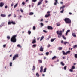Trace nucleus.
<instances>
[{
	"mask_svg": "<svg viewBox=\"0 0 77 77\" xmlns=\"http://www.w3.org/2000/svg\"><path fill=\"white\" fill-rule=\"evenodd\" d=\"M17 35L13 36L11 38V41L13 42H16L17 41V39H16V38H17Z\"/></svg>",
	"mask_w": 77,
	"mask_h": 77,
	"instance_id": "1",
	"label": "nucleus"
},
{
	"mask_svg": "<svg viewBox=\"0 0 77 77\" xmlns=\"http://www.w3.org/2000/svg\"><path fill=\"white\" fill-rule=\"evenodd\" d=\"M64 21L66 24H71V20L69 18H66L64 19Z\"/></svg>",
	"mask_w": 77,
	"mask_h": 77,
	"instance_id": "2",
	"label": "nucleus"
},
{
	"mask_svg": "<svg viewBox=\"0 0 77 77\" xmlns=\"http://www.w3.org/2000/svg\"><path fill=\"white\" fill-rule=\"evenodd\" d=\"M57 35H58V37L59 38L60 37H62V31H57Z\"/></svg>",
	"mask_w": 77,
	"mask_h": 77,
	"instance_id": "3",
	"label": "nucleus"
},
{
	"mask_svg": "<svg viewBox=\"0 0 77 77\" xmlns=\"http://www.w3.org/2000/svg\"><path fill=\"white\" fill-rule=\"evenodd\" d=\"M19 56L18 54H17L14 55L13 57V60H14L15 59H16L17 58H18Z\"/></svg>",
	"mask_w": 77,
	"mask_h": 77,
	"instance_id": "4",
	"label": "nucleus"
},
{
	"mask_svg": "<svg viewBox=\"0 0 77 77\" xmlns=\"http://www.w3.org/2000/svg\"><path fill=\"white\" fill-rule=\"evenodd\" d=\"M64 8H65L64 5L63 6L60 8V9H62V10L60 11L61 13H63V12H64Z\"/></svg>",
	"mask_w": 77,
	"mask_h": 77,
	"instance_id": "5",
	"label": "nucleus"
},
{
	"mask_svg": "<svg viewBox=\"0 0 77 77\" xmlns=\"http://www.w3.org/2000/svg\"><path fill=\"white\" fill-rule=\"evenodd\" d=\"M47 28L48 30H53V27L50 26H48Z\"/></svg>",
	"mask_w": 77,
	"mask_h": 77,
	"instance_id": "6",
	"label": "nucleus"
},
{
	"mask_svg": "<svg viewBox=\"0 0 77 77\" xmlns=\"http://www.w3.org/2000/svg\"><path fill=\"white\" fill-rule=\"evenodd\" d=\"M40 51L42 52L44 51V48L42 46H41L40 48Z\"/></svg>",
	"mask_w": 77,
	"mask_h": 77,
	"instance_id": "7",
	"label": "nucleus"
},
{
	"mask_svg": "<svg viewBox=\"0 0 77 77\" xmlns=\"http://www.w3.org/2000/svg\"><path fill=\"white\" fill-rule=\"evenodd\" d=\"M40 72H42V71H43V67L42 66H41L40 67Z\"/></svg>",
	"mask_w": 77,
	"mask_h": 77,
	"instance_id": "8",
	"label": "nucleus"
},
{
	"mask_svg": "<svg viewBox=\"0 0 77 77\" xmlns=\"http://www.w3.org/2000/svg\"><path fill=\"white\" fill-rule=\"evenodd\" d=\"M4 5V3L3 2L0 3V7H3Z\"/></svg>",
	"mask_w": 77,
	"mask_h": 77,
	"instance_id": "9",
	"label": "nucleus"
},
{
	"mask_svg": "<svg viewBox=\"0 0 77 77\" xmlns=\"http://www.w3.org/2000/svg\"><path fill=\"white\" fill-rule=\"evenodd\" d=\"M36 42V39H35L33 40V41L32 42V44H35Z\"/></svg>",
	"mask_w": 77,
	"mask_h": 77,
	"instance_id": "10",
	"label": "nucleus"
},
{
	"mask_svg": "<svg viewBox=\"0 0 77 77\" xmlns=\"http://www.w3.org/2000/svg\"><path fill=\"white\" fill-rule=\"evenodd\" d=\"M72 36H73V37H75V38L76 37V35L75 33H73L72 34Z\"/></svg>",
	"mask_w": 77,
	"mask_h": 77,
	"instance_id": "11",
	"label": "nucleus"
},
{
	"mask_svg": "<svg viewBox=\"0 0 77 77\" xmlns=\"http://www.w3.org/2000/svg\"><path fill=\"white\" fill-rule=\"evenodd\" d=\"M50 15H51L50 14H48L46 15L45 17L46 18H48V17H50Z\"/></svg>",
	"mask_w": 77,
	"mask_h": 77,
	"instance_id": "12",
	"label": "nucleus"
},
{
	"mask_svg": "<svg viewBox=\"0 0 77 77\" xmlns=\"http://www.w3.org/2000/svg\"><path fill=\"white\" fill-rule=\"evenodd\" d=\"M62 53H63V55H67V53H66L65 52V51H62Z\"/></svg>",
	"mask_w": 77,
	"mask_h": 77,
	"instance_id": "13",
	"label": "nucleus"
},
{
	"mask_svg": "<svg viewBox=\"0 0 77 77\" xmlns=\"http://www.w3.org/2000/svg\"><path fill=\"white\" fill-rule=\"evenodd\" d=\"M1 16L2 17H5L6 15V14H1Z\"/></svg>",
	"mask_w": 77,
	"mask_h": 77,
	"instance_id": "14",
	"label": "nucleus"
},
{
	"mask_svg": "<svg viewBox=\"0 0 77 77\" xmlns=\"http://www.w3.org/2000/svg\"><path fill=\"white\" fill-rule=\"evenodd\" d=\"M69 32H70V30H68L66 32L65 35L66 36L67 35V34H68V33H69Z\"/></svg>",
	"mask_w": 77,
	"mask_h": 77,
	"instance_id": "15",
	"label": "nucleus"
},
{
	"mask_svg": "<svg viewBox=\"0 0 77 77\" xmlns=\"http://www.w3.org/2000/svg\"><path fill=\"white\" fill-rule=\"evenodd\" d=\"M33 14H34V13H33V12H30L29 13V15H33Z\"/></svg>",
	"mask_w": 77,
	"mask_h": 77,
	"instance_id": "16",
	"label": "nucleus"
},
{
	"mask_svg": "<svg viewBox=\"0 0 77 77\" xmlns=\"http://www.w3.org/2000/svg\"><path fill=\"white\" fill-rule=\"evenodd\" d=\"M55 2L54 3V5H57V0H55Z\"/></svg>",
	"mask_w": 77,
	"mask_h": 77,
	"instance_id": "17",
	"label": "nucleus"
},
{
	"mask_svg": "<svg viewBox=\"0 0 77 77\" xmlns=\"http://www.w3.org/2000/svg\"><path fill=\"white\" fill-rule=\"evenodd\" d=\"M56 24L57 26H60V23H59V22L57 23Z\"/></svg>",
	"mask_w": 77,
	"mask_h": 77,
	"instance_id": "18",
	"label": "nucleus"
},
{
	"mask_svg": "<svg viewBox=\"0 0 77 77\" xmlns=\"http://www.w3.org/2000/svg\"><path fill=\"white\" fill-rule=\"evenodd\" d=\"M57 58V57L56 56H54L52 58V60H54V59H56Z\"/></svg>",
	"mask_w": 77,
	"mask_h": 77,
	"instance_id": "19",
	"label": "nucleus"
},
{
	"mask_svg": "<svg viewBox=\"0 0 77 77\" xmlns=\"http://www.w3.org/2000/svg\"><path fill=\"white\" fill-rule=\"evenodd\" d=\"M11 24H13V25H15V24H16V23H15V22L12 21Z\"/></svg>",
	"mask_w": 77,
	"mask_h": 77,
	"instance_id": "20",
	"label": "nucleus"
},
{
	"mask_svg": "<svg viewBox=\"0 0 77 77\" xmlns=\"http://www.w3.org/2000/svg\"><path fill=\"white\" fill-rule=\"evenodd\" d=\"M62 37L63 38V39H65V40H66V37H65V36H64V35H62Z\"/></svg>",
	"mask_w": 77,
	"mask_h": 77,
	"instance_id": "21",
	"label": "nucleus"
},
{
	"mask_svg": "<svg viewBox=\"0 0 77 77\" xmlns=\"http://www.w3.org/2000/svg\"><path fill=\"white\" fill-rule=\"evenodd\" d=\"M69 44V43L67 42H66V41H65L64 42V43H63V44H64V45H66V44Z\"/></svg>",
	"mask_w": 77,
	"mask_h": 77,
	"instance_id": "22",
	"label": "nucleus"
},
{
	"mask_svg": "<svg viewBox=\"0 0 77 77\" xmlns=\"http://www.w3.org/2000/svg\"><path fill=\"white\" fill-rule=\"evenodd\" d=\"M76 47H77V45H74L73 46V48H75Z\"/></svg>",
	"mask_w": 77,
	"mask_h": 77,
	"instance_id": "23",
	"label": "nucleus"
},
{
	"mask_svg": "<svg viewBox=\"0 0 77 77\" xmlns=\"http://www.w3.org/2000/svg\"><path fill=\"white\" fill-rule=\"evenodd\" d=\"M11 23H12V22H11V21L8 22V25H11V24H12Z\"/></svg>",
	"mask_w": 77,
	"mask_h": 77,
	"instance_id": "24",
	"label": "nucleus"
},
{
	"mask_svg": "<svg viewBox=\"0 0 77 77\" xmlns=\"http://www.w3.org/2000/svg\"><path fill=\"white\" fill-rule=\"evenodd\" d=\"M41 4H42V2H38L37 5H38V6H39V5H41Z\"/></svg>",
	"mask_w": 77,
	"mask_h": 77,
	"instance_id": "25",
	"label": "nucleus"
},
{
	"mask_svg": "<svg viewBox=\"0 0 77 77\" xmlns=\"http://www.w3.org/2000/svg\"><path fill=\"white\" fill-rule=\"evenodd\" d=\"M44 36L42 37L40 40V41H42V40L44 39Z\"/></svg>",
	"mask_w": 77,
	"mask_h": 77,
	"instance_id": "26",
	"label": "nucleus"
},
{
	"mask_svg": "<svg viewBox=\"0 0 77 77\" xmlns=\"http://www.w3.org/2000/svg\"><path fill=\"white\" fill-rule=\"evenodd\" d=\"M46 70H47V68H45L44 69L43 72H46Z\"/></svg>",
	"mask_w": 77,
	"mask_h": 77,
	"instance_id": "27",
	"label": "nucleus"
},
{
	"mask_svg": "<svg viewBox=\"0 0 77 77\" xmlns=\"http://www.w3.org/2000/svg\"><path fill=\"white\" fill-rule=\"evenodd\" d=\"M36 68V67L35 66H33V68L32 69V70H35V69Z\"/></svg>",
	"mask_w": 77,
	"mask_h": 77,
	"instance_id": "28",
	"label": "nucleus"
},
{
	"mask_svg": "<svg viewBox=\"0 0 77 77\" xmlns=\"http://www.w3.org/2000/svg\"><path fill=\"white\" fill-rule=\"evenodd\" d=\"M61 64L63 66H64V65H65V64H64V63H63V62H61Z\"/></svg>",
	"mask_w": 77,
	"mask_h": 77,
	"instance_id": "29",
	"label": "nucleus"
},
{
	"mask_svg": "<svg viewBox=\"0 0 77 77\" xmlns=\"http://www.w3.org/2000/svg\"><path fill=\"white\" fill-rule=\"evenodd\" d=\"M33 29L34 30H36V27H35V26H33Z\"/></svg>",
	"mask_w": 77,
	"mask_h": 77,
	"instance_id": "30",
	"label": "nucleus"
},
{
	"mask_svg": "<svg viewBox=\"0 0 77 77\" xmlns=\"http://www.w3.org/2000/svg\"><path fill=\"white\" fill-rule=\"evenodd\" d=\"M71 69H75V66H72V67Z\"/></svg>",
	"mask_w": 77,
	"mask_h": 77,
	"instance_id": "31",
	"label": "nucleus"
},
{
	"mask_svg": "<svg viewBox=\"0 0 77 77\" xmlns=\"http://www.w3.org/2000/svg\"><path fill=\"white\" fill-rule=\"evenodd\" d=\"M17 47H20V48H21V46L20 45L18 44L17 45Z\"/></svg>",
	"mask_w": 77,
	"mask_h": 77,
	"instance_id": "32",
	"label": "nucleus"
},
{
	"mask_svg": "<svg viewBox=\"0 0 77 77\" xmlns=\"http://www.w3.org/2000/svg\"><path fill=\"white\" fill-rule=\"evenodd\" d=\"M36 75L38 77H39V73H37L36 74Z\"/></svg>",
	"mask_w": 77,
	"mask_h": 77,
	"instance_id": "33",
	"label": "nucleus"
},
{
	"mask_svg": "<svg viewBox=\"0 0 77 77\" xmlns=\"http://www.w3.org/2000/svg\"><path fill=\"white\" fill-rule=\"evenodd\" d=\"M59 50H62V47H60L58 48Z\"/></svg>",
	"mask_w": 77,
	"mask_h": 77,
	"instance_id": "34",
	"label": "nucleus"
},
{
	"mask_svg": "<svg viewBox=\"0 0 77 77\" xmlns=\"http://www.w3.org/2000/svg\"><path fill=\"white\" fill-rule=\"evenodd\" d=\"M31 31H28V33L29 35H30V34H31Z\"/></svg>",
	"mask_w": 77,
	"mask_h": 77,
	"instance_id": "35",
	"label": "nucleus"
},
{
	"mask_svg": "<svg viewBox=\"0 0 77 77\" xmlns=\"http://www.w3.org/2000/svg\"><path fill=\"white\" fill-rule=\"evenodd\" d=\"M17 5H18V4L17 3L14 6V8H16V7H17Z\"/></svg>",
	"mask_w": 77,
	"mask_h": 77,
	"instance_id": "36",
	"label": "nucleus"
},
{
	"mask_svg": "<svg viewBox=\"0 0 77 77\" xmlns=\"http://www.w3.org/2000/svg\"><path fill=\"white\" fill-rule=\"evenodd\" d=\"M70 52H71V51H67L66 53H67V54H68V53H70Z\"/></svg>",
	"mask_w": 77,
	"mask_h": 77,
	"instance_id": "37",
	"label": "nucleus"
},
{
	"mask_svg": "<svg viewBox=\"0 0 77 77\" xmlns=\"http://www.w3.org/2000/svg\"><path fill=\"white\" fill-rule=\"evenodd\" d=\"M32 47H36V44H34L32 45Z\"/></svg>",
	"mask_w": 77,
	"mask_h": 77,
	"instance_id": "38",
	"label": "nucleus"
},
{
	"mask_svg": "<svg viewBox=\"0 0 77 77\" xmlns=\"http://www.w3.org/2000/svg\"><path fill=\"white\" fill-rule=\"evenodd\" d=\"M12 62H11L10 64V66H12Z\"/></svg>",
	"mask_w": 77,
	"mask_h": 77,
	"instance_id": "39",
	"label": "nucleus"
},
{
	"mask_svg": "<svg viewBox=\"0 0 77 77\" xmlns=\"http://www.w3.org/2000/svg\"><path fill=\"white\" fill-rule=\"evenodd\" d=\"M54 40H55V39H51V42H53Z\"/></svg>",
	"mask_w": 77,
	"mask_h": 77,
	"instance_id": "40",
	"label": "nucleus"
},
{
	"mask_svg": "<svg viewBox=\"0 0 77 77\" xmlns=\"http://www.w3.org/2000/svg\"><path fill=\"white\" fill-rule=\"evenodd\" d=\"M40 24H41V26H42V27H43V26H44V24H43V23H41Z\"/></svg>",
	"mask_w": 77,
	"mask_h": 77,
	"instance_id": "41",
	"label": "nucleus"
},
{
	"mask_svg": "<svg viewBox=\"0 0 77 77\" xmlns=\"http://www.w3.org/2000/svg\"><path fill=\"white\" fill-rule=\"evenodd\" d=\"M46 55H47V56H48V54H49V52H47L46 53Z\"/></svg>",
	"mask_w": 77,
	"mask_h": 77,
	"instance_id": "42",
	"label": "nucleus"
},
{
	"mask_svg": "<svg viewBox=\"0 0 77 77\" xmlns=\"http://www.w3.org/2000/svg\"><path fill=\"white\" fill-rule=\"evenodd\" d=\"M7 38L8 39V40L10 39V36H8L7 37Z\"/></svg>",
	"mask_w": 77,
	"mask_h": 77,
	"instance_id": "43",
	"label": "nucleus"
},
{
	"mask_svg": "<svg viewBox=\"0 0 77 77\" xmlns=\"http://www.w3.org/2000/svg\"><path fill=\"white\" fill-rule=\"evenodd\" d=\"M75 58H77V54H75Z\"/></svg>",
	"mask_w": 77,
	"mask_h": 77,
	"instance_id": "44",
	"label": "nucleus"
},
{
	"mask_svg": "<svg viewBox=\"0 0 77 77\" xmlns=\"http://www.w3.org/2000/svg\"><path fill=\"white\" fill-rule=\"evenodd\" d=\"M66 66H65L64 67V69H65V70H66Z\"/></svg>",
	"mask_w": 77,
	"mask_h": 77,
	"instance_id": "45",
	"label": "nucleus"
},
{
	"mask_svg": "<svg viewBox=\"0 0 77 77\" xmlns=\"http://www.w3.org/2000/svg\"><path fill=\"white\" fill-rule=\"evenodd\" d=\"M14 2H12L11 5V6H14Z\"/></svg>",
	"mask_w": 77,
	"mask_h": 77,
	"instance_id": "46",
	"label": "nucleus"
},
{
	"mask_svg": "<svg viewBox=\"0 0 77 77\" xmlns=\"http://www.w3.org/2000/svg\"><path fill=\"white\" fill-rule=\"evenodd\" d=\"M22 4L23 5H24L25 4H26V3L24 2H23L22 3Z\"/></svg>",
	"mask_w": 77,
	"mask_h": 77,
	"instance_id": "47",
	"label": "nucleus"
},
{
	"mask_svg": "<svg viewBox=\"0 0 77 77\" xmlns=\"http://www.w3.org/2000/svg\"><path fill=\"white\" fill-rule=\"evenodd\" d=\"M20 11L21 12L23 13L24 12V11L23 10H22V9H20Z\"/></svg>",
	"mask_w": 77,
	"mask_h": 77,
	"instance_id": "48",
	"label": "nucleus"
},
{
	"mask_svg": "<svg viewBox=\"0 0 77 77\" xmlns=\"http://www.w3.org/2000/svg\"><path fill=\"white\" fill-rule=\"evenodd\" d=\"M73 69H70V71L71 72H73Z\"/></svg>",
	"mask_w": 77,
	"mask_h": 77,
	"instance_id": "49",
	"label": "nucleus"
},
{
	"mask_svg": "<svg viewBox=\"0 0 77 77\" xmlns=\"http://www.w3.org/2000/svg\"><path fill=\"white\" fill-rule=\"evenodd\" d=\"M38 61L39 62V63H42V61L40 60H38Z\"/></svg>",
	"mask_w": 77,
	"mask_h": 77,
	"instance_id": "50",
	"label": "nucleus"
},
{
	"mask_svg": "<svg viewBox=\"0 0 77 77\" xmlns=\"http://www.w3.org/2000/svg\"><path fill=\"white\" fill-rule=\"evenodd\" d=\"M51 46V45H50V44H48V48H49V47H50Z\"/></svg>",
	"mask_w": 77,
	"mask_h": 77,
	"instance_id": "51",
	"label": "nucleus"
},
{
	"mask_svg": "<svg viewBox=\"0 0 77 77\" xmlns=\"http://www.w3.org/2000/svg\"><path fill=\"white\" fill-rule=\"evenodd\" d=\"M6 45L5 44L3 45V47L5 48V47H6Z\"/></svg>",
	"mask_w": 77,
	"mask_h": 77,
	"instance_id": "52",
	"label": "nucleus"
},
{
	"mask_svg": "<svg viewBox=\"0 0 77 77\" xmlns=\"http://www.w3.org/2000/svg\"><path fill=\"white\" fill-rule=\"evenodd\" d=\"M16 15H15V14H14V18H15V17H16Z\"/></svg>",
	"mask_w": 77,
	"mask_h": 77,
	"instance_id": "53",
	"label": "nucleus"
},
{
	"mask_svg": "<svg viewBox=\"0 0 77 77\" xmlns=\"http://www.w3.org/2000/svg\"><path fill=\"white\" fill-rule=\"evenodd\" d=\"M43 32H44V33H47V31H46L45 30H43Z\"/></svg>",
	"mask_w": 77,
	"mask_h": 77,
	"instance_id": "54",
	"label": "nucleus"
},
{
	"mask_svg": "<svg viewBox=\"0 0 77 77\" xmlns=\"http://www.w3.org/2000/svg\"><path fill=\"white\" fill-rule=\"evenodd\" d=\"M11 14H10L8 15V17H11Z\"/></svg>",
	"mask_w": 77,
	"mask_h": 77,
	"instance_id": "55",
	"label": "nucleus"
},
{
	"mask_svg": "<svg viewBox=\"0 0 77 77\" xmlns=\"http://www.w3.org/2000/svg\"><path fill=\"white\" fill-rule=\"evenodd\" d=\"M32 1H33V2H36V1H37V0H32Z\"/></svg>",
	"mask_w": 77,
	"mask_h": 77,
	"instance_id": "56",
	"label": "nucleus"
},
{
	"mask_svg": "<svg viewBox=\"0 0 77 77\" xmlns=\"http://www.w3.org/2000/svg\"><path fill=\"white\" fill-rule=\"evenodd\" d=\"M43 1V0H40L39 2H41V3H42V2Z\"/></svg>",
	"mask_w": 77,
	"mask_h": 77,
	"instance_id": "57",
	"label": "nucleus"
},
{
	"mask_svg": "<svg viewBox=\"0 0 77 77\" xmlns=\"http://www.w3.org/2000/svg\"><path fill=\"white\" fill-rule=\"evenodd\" d=\"M61 43H62V44H63V40L61 41Z\"/></svg>",
	"mask_w": 77,
	"mask_h": 77,
	"instance_id": "58",
	"label": "nucleus"
},
{
	"mask_svg": "<svg viewBox=\"0 0 77 77\" xmlns=\"http://www.w3.org/2000/svg\"><path fill=\"white\" fill-rule=\"evenodd\" d=\"M69 15H72V13H71V12H69Z\"/></svg>",
	"mask_w": 77,
	"mask_h": 77,
	"instance_id": "59",
	"label": "nucleus"
},
{
	"mask_svg": "<svg viewBox=\"0 0 77 77\" xmlns=\"http://www.w3.org/2000/svg\"><path fill=\"white\" fill-rule=\"evenodd\" d=\"M45 3H47L48 2V1H46V0L45 1Z\"/></svg>",
	"mask_w": 77,
	"mask_h": 77,
	"instance_id": "60",
	"label": "nucleus"
},
{
	"mask_svg": "<svg viewBox=\"0 0 77 77\" xmlns=\"http://www.w3.org/2000/svg\"><path fill=\"white\" fill-rule=\"evenodd\" d=\"M50 11H48L47 12V14H50Z\"/></svg>",
	"mask_w": 77,
	"mask_h": 77,
	"instance_id": "61",
	"label": "nucleus"
},
{
	"mask_svg": "<svg viewBox=\"0 0 77 77\" xmlns=\"http://www.w3.org/2000/svg\"><path fill=\"white\" fill-rule=\"evenodd\" d=\"M65 57H63V59H65Z\"/></svg>",
	"mask_w": 77,
	"mask_h": 77,
	"instance_id": "62",
	"label": "nucleus"
},
{
	"mask_svg": "<svg viewBox=\"0 0 77 77\" xmlns=\"http://www.w3.org/2000/svg\"><path fill=\"white\" fill-rule=\"evenodd\" d=\"M60 3H61V4H63V2H60Z\"/></svg>",
	"mask_w": 77,
	"mask_h": 77,
	"instance_id": "63",
	"label": "nucleus"
},
{
	"mask_svg": "<svg viewBox=\"0 0 77 77\" xmlns=\"http://www.w3.org/2000/svg\"><path fill=\"white\" fill-rule=\"evenodd\" d=\"M8 8V6L7 5H6L5 6V8Z\"/></svg>",
	"mask_w": 77,
	"mask_h": 77,
	"instance_id": "64",
	"label": "nucleus"
}]
</instances>
